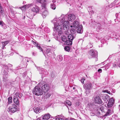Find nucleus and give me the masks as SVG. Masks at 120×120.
<instances>
[{
  "mask_svg": "<svg viewBox=\"0 0 120 120\" xmlns=\"http://www.w3.org/2000/svg\"><path fill=\"white\" fill-rule=\"evenodd\" d=\"M76 18V16L73 14H70L68 15H62L61 17L59 18L54 19L52 21L54 24V26L53 30L56 34L59 35H61L62 34L61 29L64 30L67 29L68 24L69 21H72Z\"/></svg>",
  "mask_w": 120,
  "mask_h": 120,
  "instance_id": "1",
  "label": "nucleus"
},
{
  "mask_svg": "<svg viewBox=\"0 0 120 120\" xmlns=\"http://www.w3.org/2000/svg\"><path fill=\"white\" fill-rule=\"evenodd\" d=\"M33 94L38 96L41 95L43 94L42 90L41 88L38 86L35 87L33 90Z\"/></svg>",
  "mask_w": 120,
  "mask_h": 120,
  "instance_id": "2",
  "label": "nucleus"
},
{
  "mask_svg": "<svg viewBox=\"0 0 120 120\" xmlns=\"http://www.w3.org/2000/svg\"><path fill=\"white\" fill-rule=\"evenodd\" d=\"M18 108L17 106L13 104L11 105L8 109L7 110L10 113H14L18 111Z\"/></svg>",
  "mask_w": 120,
  "mask_h": 120,
  "instance_id": "3",
  "label": "nucleus"
},
{
  "mask_svg": "<svg viewBox=\"0 0 120 120\" xmlns=\"http://www.w3.org/2000/svg\"><path fill=\"white\" fill-rule=\"evenodd\" d=\"M105 109L104 107L103 106H101V107L96 106L94 108V110L96 111V113L98 116H99L100 114V111L102 112H104L105 111Z\"/></svg>",
  "mask_w": 120,
  "mask_h": 120,
  "instance_id": "4",
  "label": "nucleus"
},
{
  "mask_svg": "<svg viewBox=\"0 0 120 120\" xmlns=\"http://www.w3.org/2000/svg\"><path fill=\"white\" fill-rule=\"evenodd\" d=\"M79 21V19H76L72 23V25H70V27L71 28L73 27L76 29H77L80 26Z\"/></svg>",
  "mask_w": 120,
  "mask_h": 120,
  "instance_id": "5",
  "label": "nucleus"
},
{
  "mask_svg": "<svg viewBox=\"0 0 120 120\" xmlns=\"http://www.w3.org/2000/svg\"><path fill=\"white\" fill-rule=\"evenodd\" d=\"M75 37L72 34H69L68 36V40L67 41V42L68 43V45H72V41Z\"/></svg>",
  "mask_w": 120,
  "mask_h": 120,
  "instance_id": "6",
  "label": "nucleus"
},
{
  "mask_svg": "<svg viewBox=\"0 0 120 120\" xmlns=\"http://www.w3.org/2000/svg\"><path fill=\"white\" fill-rule=\"evenodd\" d=\"M89 54L93 57H96L97 56L98 52L96 50L93 49L90 50Z\"/></svg>",
  "mask_w": 120,
  "mask_h": 120,
  "instance_id": "7",
  "label": "nucleus"
},
{
  "mask_svg": "<svg viewBox=\"0 0 120 120\" xmlns=\"http://www.w3.org/2000/svg\"><path fill=\"white\" fill-rule=\"evenodd\" d=\"M38 70L39 71V73L40 74H43L42 75L44 76V75H47L48 74V73L46 70H44L43 68H41L40 67L37 68Z\"/></svg>",
  "mask_w": 120,
  "mask_h": 120,
  "instance_id": "8",
  "label": "nucleus"
},
{
  "mask_svg": "<svg viewBox=\"0 0 120 120\" xmlns=\"http://www.w3.org/2000/svg\"><path fill=\"white\" fill-rule=\"evenodd\" d=\"M49 89V87L47 84H44L42 87V90L44 92H46L48 91Z\"/></svg>",
  "mask_w": 120,
  "mask_h": 120,
  "instance_id": "9",
  "label": "nucleus"
},
{
  "mask_svg": "<svg viewBox=\"0 0 120 120\" xmlns=\"http://www.w3.org/2000/svg\"><path fill=\"white\" fill-rule=\"evenodd\" d=\"M94 101L95 103L98 104H101L102 103L100 97L98 96H96L94 98Z\"/></svg>",
  "mask_w": 120,
  "mask_h": 120,
  "instance_id": "10",
  "label": "nucleus"
},
{
  "mask_svg": "<svg viewBox=\"0 0 120 120\" xmlns=\"http://www.w3.org/2000/svg\"><path fill=\"white\" fill-rule=\"evenodd\" d=\"M114 100L113 98H111L109 100V102L107 104V106L109 108L111 107L113 105Z\"/></svg>",
  "mask_w": 120,
  "mask_h": 120,
  "instance_id": "11",
  "label": "nucleus"
},
{
  "mask_svg": "<svg viewBox=\"0 0 120 120\" xmlns=\"http://www.w3.org/2000/svg\"><path fill=\"white\" fill-rule=\"evenodd\" d=\"M84 88L86 90H89L92 88V84L90 83H87L84 86Z\"/></svg>",
  "mask_w": 120,
  "mask_h": 120,
  "instance_id": "12",
  "label": "nucleus"
},
{
  "mask_svg": "<svg viewBox=\"0 0 120 120\" xmlns=\"http://www.w3.org/2000/svg\"><path fill=\"white\" fill-rule=\"evenodd\" d=\"M51 117V116L48 113L43 116L42 118L43 120H47Z\"/></svg>",
  "mask_w": 120,
  "mask_h": 120,
  "instance_id": "13",
  "label": "nucleus"
},
{
  "mask_svg": "<svg viewBox=\"0 0 120 120\" xmlns=\"http://www.w3.org/2000/svg\"><path fill=\"white\" fill-rule=\"evenodd\" d=\"M29 61L28 60L27 58L26 57H24L23 58V60H22V63H23V65H22V67H23L24 66V67H25V66H26L27 65V62H28Z\"/></svg>",
  "mask_w": 120,
  "mask_h": 120,
  "instance_id": "14",
  "label": "nucleus"
},
{
  "mask_svg": "<svg viewBox=\"0 0 120 120\" xmlns=\"http://www.w3.org/2000/svg\"><path fill=\"white\" fill-rule=\"evenodd\" d=\"M39 8L38 6H36L33 7L31 9V10L33 11L36 13L39 12Z\"/></svg>",
  "mask_w": 120,
  "mask_h": 120,
  "instance_id": "15",
  "label": "nucleus"
},
{
  "mask_svg": "<svg viewBox=\"0 0 120 120\" xmlns=\"http://www.w3.org/2000/svg\"><path fill=\"white\" fill-rule=\"evenodd\" d=\"M13 101L17 105H18L19 104V101L17 96H14Z\"/></svg>",
  "mask_w": 120,
  "mask_h": 120,
  "instance_id": "16",
  "label": "nucleus"
},
{
  "mask_svg": "<svg viewBox=\"0 0 120 120\" xmlns=\"http://www.w3.org/2000/svg\"><path fill=\"white\" fill-rule=\"evenodd\" d=\"M77 30V32L81 34L83 32L82 26V25H80Z\"/></svg>",
  "mask_w": 120,
  "mask_h": 120,
  "instance_id": "17",
  "label": "nucleus"
},
{
  "mask_svg": "<svg viewBox=\"0 0 120 120\" xmlns=\"http://www.w3.org/2000/svg\"><path fill=\"white\" fill-rule=\"evenodd\" d=\"M61 39L63 41L65 42V44L68 45V43H67L68 42L67 41H68V38L64 36H62L61 37Z\"/></svg>",
  "mask_w": 120,
  "mask_h": 120,
  "instance_id": "18",
  "label": "nucleus"
},
{
  "mask_svg": "<svg viewBox=\"0 0 120 120\" xmlns=\"http://www.w3.org/2000/svg\"><path fill=\"white\" fill-rule=\"evenodd\" d=\"M33 44L35 45L37 48L40 50V51H43V49L39 45L37 44L36 43L33 41Z\"/></svg>",
  "mask_w": 120,
  "mask_h": 120,
  "instance_id": "19",
  "label": "nucleus"
},
{
  "mask_svg": "<svg viewBox=\"0 0 120 120\" xmlns=\"http://www.w3.org/2000/svg\"><path fill=\"white\" fill-rule=\"evenodd\" d=\"M118 1V0H115L113 3H111L109 5V7L111 8L115 6L116 4H119L118 3V2H117Z\"/></svg>",
  "mask_w": 120,
  "mask_h": 120,
  "instance_id": "20",
  "label": "nucleus"
},
{
  "mask_svg": "<svg viewBox=\"0 0 120 120\" xmlns=\"http://www.w3.org/2000/svg\"><path fill=\"white\" fill-rule=\"evenodd\" d=\"M56 120H63L64 116L62 115H59L56 116Z\"/></svg>",
  "mask_w": 120,
  "mask_h": 120,
  "instance_id": "21",
  "label": "nucleus"
},
{
  "mask_svg": "<svg viewBox=\"0 0 120 120\" xmlns=\"http://www.w3.org/2000/svg\"><path fill=\"white\" fill-rule=\"evenodd\" d=\"M112 114V112H111V110L110 109H108L107 112L105 113V114L104 115V117L109 116L111 115Z\"/></svg>",
  "mask_w": 120,
  "mask_h": 120,
  "instance_id": "22",
  "label": "nucleus"
},
{
  "mask_svg": "<svg viewBox=\"0 0 120 120\" xmlns=\"http://www.w3.org/2000/svg\"><path fill=\"white\" fill-rule=\"evenodd\" d=\"M0 25H1L3 29H5L7 27L6 25L2 21H0Z\"/></svg>",
  "mask_w": 120,
  "mask_h": 120,
  "instance_id": "23",
  "label": "nucleus"
},
{
  "mask_svg": "<svg viewBox=\"0 0 120 120\" xmlns=\"http://www.w3.org/2000/svg\"><path fill=\"white\" fill-rule=\"evenodd\" d=\"M48 12L46 10L44 11H43L42 14V16L43 18H45L46 17V15L48 14Z\"/></svg>",
  "mask_w": 120,
  "mask_h": 120,
  "instance_id": "24",
  "label": "nucleus"
},
{
  "mask_svg": "<svg viewBox=\"0 0 120 120\" xmlns=\"http://www.w3.org/2000/svg\"><path fill=\"white\" fill-rule=\"evenodd\" d=\"M9 42L8 41H6L5 42H2V48L3 49H4V47L8 44Z\"/></svg>",
  "mask_w": 120,
  "mask_h": 120,
  "instance_id": "25",
  "label": "nucleus"
},
{
  "mask_svg": "<svg viewBox=\"0 0 120 120\" xmlns=\"http://www.w3.org/2000/svg\"><path fill=\"white\" fill-rule=\"evenodd\" d=\"M34 112H35L36 113H38V112H39L41 111V110L39 108L37 107L35 108L34 109Z\"/></svg>",
  "mask_w": 120,
  "mask_h": 120,
  "instance_id": "26",
  "label": "nucleus"
},
{
  "mask_svg": "<svg viewBox=\"0 0 120 120\" xmlns=\"http://www.w3.org/2000/svg\"><path fill=\"white\" fill-rule=\"evenodd\" d=\"M15 96H17L18 97V98H20L22 97V95L21 93H17L15 94Z\"/></svg>",
  "mask_w": 120,
  "mask_h": 120,
  "instance_id": "27",
  "label": "nucleus"
},
{
  "mask_svg": "<svg viewBox=\"0 0 120 120\" xmlns=\"http://www.w3.org/2000/svg\"><path fill=\"white\" fill-rule=\"evenodd\" d=\"M65 104L66 105L70 106L71 105V102L69 101H67L65 103Z\"/></svg>",
  "mask_w": 120,
  "mask_h": 120,
  "instance_id": "28",
  "label": "nucleus"
},
{
  "mask_svg": "<svg viewBox=\"0 0 120 120\" xmlns=\"http://www.w3.org/2000/svg\"><path fill=\"white\" fill-rule=\"evenodd\" d=\"M45 95L44 97L46 99L49 97L51 96V94H50L47 93H45Z\"/></svg>",
  "mask_w": 120,
  "mask_h": 120,
  "instance_id": "29",
  "label": "nucleus"
},
{
  "mask_svg": "<svg viewBox=\"0 0 120 120\" xmlns=\"http://www.w3.org/2000/svg\"><path fill=\"white\" fill-rule=\"evenodd\" d=\"M56 59L59 61H60L62 60V57L61 56L59 55L57 56Z\"/></svg>",
  "mask_w": 120,
  "mask_h": 120,
  "instance_id": "30",
  "label": "nucleus"
},
{
  "mask_svg": "<svg viewBox=\"0 0 120 120\" xmlns=\"http://www.w3.org/2000/svg\"><path fill=\"white\" fill-rule=\"evenodd\" d=\"M87 9L89 12H90L92 14L94 13V11L92 10V8L91 7H89Z\"/></svg>",
  "mask_w": 120,
  "mask_h": 120,
  "instance_id": "31",
  "label": "nucleus"
},
{
  "mask_svg": "<svg viewBox=\"0 0 120 120\" xmlns=\"http://www.w3.org/2000/svg\"><path fill=\"white\" fill-rule=\"evenodd\" d=\"M110 63L108 64H106L104 66V67L105 68V70H107L110 67Z\"/></svg>",
  "mask_w": 120,
  "mask_h": 120,
  "instance_id": "32",
  "label": "nucleus"
},
{
  "mask_svg": "<svg viewBox=\"0 0 120 120\" xmlns=\"http://www.w3.org/2000/svg\"><path fill=\"white\" fill-rule=\"evenodd\" d=\"M50 8L52 9L55 10L56 8L55 4L54 3L51 4L50 5Z\"/></svg>",
  "mask_w": 120,
  "mask_h": 120,
  "instance_id": "33",
  "label": "nucleus"
},
{
  "mask_svg": "<svg viewBox=\"0 0 120 120\" xmlns=\"http://www.w3.org/2000/svg\"><path fill=\"white\" fill-rule=\"evenodd\" d=\"M65 50L66 51L69 52L70 50V47L69 46H65L64 48Z\"/></svg>",
  "mask_w": 120,
  "mask_h": 120,
  "instance_id": "34",
  "label": "nucleus"
},
{
  "mask_svg": "<svg viewBox=\"0 0 120 120\" xmlns=\"http://www.w3.org/2000/svg\"><path fill=\"white\" fill-rule=\"evenodd\" d=\"M4 11L3 10V8H2L1 4H0V14L1 15H3V12Z\"/></svg>",
  "mask_w": 120,
  "mask_h": 120,
  "instance_id": "35",
  "label": "nucleus"
},
{
  "mask_svg": "<svg viewBox=\"0 0 120 120\" xmlns=\"http://www.w3.org/2000/svg\"><path fill=\"white\" fill-rule=\"evenodd\" d=\"M8 103L10 104H11L12 103V98L11 97H9L8 99Z\"/></svg>",
  "mask_w": 120,
  "mask_h": 120,
  "instance_id": "36",
  "label": "nucleus"
},
{
  "mask_svg": "<svg viewBox=\"0 0 120 120\" xmlns=\"http://www.w3.org/2000/svg\"><path fill=\"white\" fill-rule=\"evenodd\" d=\"M67 2V3L69 4L70 5H71V4L72 3L73 0H65Z\"/></svg>",
  "mask_w": 120,
  "mask_h": 120,
  "instance_id": "37",
  "label": "nucleus"
},
{
  "mask_svg": "<svg viewBox=\"0 0 120 120\" xmlns=\"http://www.w3.org/2000/svg\"><path fill=\"white\" fill-rule=\"evenodd\" d=\"M36 1L37 2L41 4L44 3V2H45V0H36Z\"/></svg>",
  "mask_w": 120,
  "mask_h": 120,
  "instance_id": "38",
  "label": "nucleus"
},
{
  "mask_svg": "<svg viewBox=\"0 0 120 120\" xmlns=\"http://www.w3.org/2000/svg\"><path fill=\"white\" fill-rule=\"evenodd\" d=\"M44 52L45 54H48V53H50V49H47Z\"/></svg>",
  "mask_w": 120,
  "mask_h": 120,
  "instance_id": "39",
  "label": "nucleus"
},
{
  "mask_svg": "<svg viewBox=\"0 0 120 120\" xmlns=\"http://www.w3.org/2000/svg\"><path fill=\"white\" fill-rule=\"evenodd\" d=\"M32 6V4H26L24 6V7L25 8H27L29 7L30 6Z\"/></svg>",
  "mask_w": 120,
  "mask_h": 120,
  "instance_id": "40",
  "label": "nucleus"
},
{
  "mask_svg": "<svg viewBox=\"0 0 120 120\" xmlns=\"http://www.w3.org/2000/svg\"><path fill=\"white\" fill-rule=\"evenodd\" d=\"M70 29V32L72 33H74L76 31L73 28H71Z\"/></svg>",
  "mask_w": 120,
  "mask_h": 120,
  "instance_id": "41",
  "label": "nucleus"
},
{
  "mask_svg": "<svg viewBox=\"0 0 120 120\" xmlns=\"http://www.w3.org/2000/svg\"><path fill=\"white\" fill-rule=\"evenodd\" d=\"M102 92L104 93H107L109 94H110V91H108L107 90H103L102 91Z\"/></svg>",
  "mask_w": 120,
  "mask_h": 120,
  "instance_id": "42",
  "label": "nucleus"
},
{
  "mask_svg": "<svg viewBox=\"0 0 120 120\" xmlns=\"http://www.w3.org/2000/svg\"><path fill=\"white\" fill-rule=\"evenodd\" d=\"M88 47L89 48H91L93 46L92 44L91 43H90L88 45H87Z\"/></svg>",
  "mask_w": 120,
  "mask_h": 120,
  "instance_id": "43",
  "label": "nucleus"
},
{
  "mask_svg": "<svg viewBox=\"0 0 120 120\" xmlns=\"http://www.w3.org/2000/svg\"><path fill=\"white\" fill-rule=\"evenodd\" d=\"M7 77L5 75L4 76L3 78V81L4 82L6 81L7 80Z\"/></svg>",
  "mask_w": 120,
  "mask_h": 120,
  "instance_id": "44",
  "label": "nucleus"
},
{
  "mask_svg": "<svg viewBox=\"0 0 120 120\" xmlns=\"http://www.w3.org/2000/svg\"><path fill=\"white\" fill-rule=\"evenodd\" d=\"M4 67L5 69L7 70L9 69V67L8 66H7V65H4Z\"/></svg>",
  "mask_w": 120,
  "mask_h": 120,
  "instance_id": "45",
  "label": "nucleus"
},
{
  "mask_svg": "<svg viewBox=\"0 0 120 120\" xmlns=\"http://www.w3.org/2000/svg\"><path fill=\"white\" fill-rule=\"evenodd\" d=\"M84 80H85V79H84V78H82L81 80V82L83 84L84 83Z\"/></svg>",
  "mask_w": 120,
  "mask_h": 120,
  "instance_id": "46",
  "label": "nucleus"
},
{
  "mask_svg": "<svg viewBox=\"0 0 120 120\" xmlns=\"http://www.w3.org/2000/svg\"><path fill=\"white\" fill-rule=\"evenodd\" d=\"M116 16L117 17H118V18H120V14L119 13L116 14Z\"/></svg>",
  "mask_w": 120,
  "mask_h": 120,
  "instance_id": "47",
  "label": "nucleus"
},
{
  "mask_svg": "<svg viewBox=\"0 0 120 120\" xmlns=\"http://www.w3.org/2000/svg\"><path fill=\"white\" fill-rule=\"evenodd\" d=\"M10 7V9L11 10V12H12L13 11V8H14V7H12V6H9Z\"/></svg>",
  "mask_w": 120,
  "mask_h": 120,
  "instance_id": "48",
  "label": "nucleus"
},
{
  "mask_svg": "<svg viewBox=\"0 0 120 120\" xmlns=\"http://www.w3.org/2000/svg\"><path fill=\"white\" fill-rule=\"evenodd\" d=\"M80 104V103L78 102H77L76 103L75 105L76 106H79V105Z\"/></svg>",
  "mask_w": 120,
  "mask_h": 120,
  "instance_id": "49",
  "label": "nucleus"
},
{
  "mask_svg": "<svg viewBox=\"0 0 120 120\" xmlns=\"http://www.w3.org/2000/svg\"><path fill=\"white\" fill-rule=\"evenodd\" d=\"M98 71L99 73H101L102 72V70L101 69H99L98 70Z\"/></svg>",
  "mask_w": 120,
  "mask_h": 120,
  "instance_id": "50",
  "label": "nucleus"
},
{
  "mask_svg": "<svg viewBox=\"0 0 120 120\" xmlns=\"http://www.w3.org/2000/svg\"><path fill=\"white\" fill-rule=\"evenodd\" d=\"M42 118L41 117H39L36 120H42Z\"/></svg>",
  "mask_w": 120,
  "mask_h": 120,
  "instance_id": "51",
  "label": "nucleus"
},
{
  "mask_svg": "<svg viewBox=\"0 0 120 120\" xmlns=\"http://www.w3.org/2000/svg\"><path fill=\"white\" fill-rule=\"evenodd\" d=\"M42 3L43 4L42 5V7H43L44 8H45V4Z\"/></svg>",
  "mask_w": 120,
  "mask_h": 120,
  "instance_id": "52",
  "label": "nucleus"
},
{
  "mask_svg": "<svg viewBox=\"0 0 120 120\" xmlns=\"http://www.w3.org/2000/svg\"><path fill=\"white\" fill-rule=\"evenodd\" d=\"M104 97L105 98H108V95H104Z\"/></svg>",
  "mask_w": 120,
  "mask_h": 120,
  "instance_id": "53",
  "label": "nucleus"
},
{
  "mask_svg": "<svg viewBox=\"0 0 120 120\" xmlns=\"http://www.w3.org/2000/svg\"><path fill=\"white\" fill-rule=\"evenodd\" d=\"M4 73L5 75L7 74V72L6 71H4Z\"/></svg>",
  "mask_w": 120,
  "mask_h": 120,
  "instance_id": "54",
  "label": "nucleus"
},
{
  "mask_svg": "<svg viewBox=\"0 0 120 120\" xmlns=\"http://www.w3.org/2000/svg\"><path fill=\"white\" fill-rule=\"evenodd\" d=\"M51 76L53 78L55 77V75L53 74H52L51 75Z\"/></svg>",
  "mask_w": 120,
  "mask_h": 120,
  "instance_id": "55",
  "label": "nucleus"
},
{
  "mask_svg": "<svg viewBox=\"0 0 120 120\" xmlns=\"http://www.w3.org/2000/svg\"><path fill=\"white\" fill-rule=\"evenodd\" d=\"M9 65H8V66H9V67H12V65H11V64H8Z\"/></svg>",
  "mask_w": 120,
  "mask_h": 120,
  "instance_id": "56",
  "label": "nucleus"
},
{
  "mask_svg": "<svg viewBox=\"0 0 120 120\" xmlns=\"http://www.w3.org/2000/svg\"><path fill=\"white\" fill-rule=\"evenodd\" d=\"M63 120H68V119L66 118H65V117L64 116V117L63 118Z\"/></svg>",
  "mask_w": 120,
  "mask_h": 120,
  "instance_id": "57",
  "label": "nucleus"
},
{
  "mask_svg": "<svg viewBox=\"0 0 120 120\" xmlns=\"http://www.w3.org/2000/svg\"><path fill=\"white\" fill-rule=\"evenodd\" d=\"M36 53H35L34 52H33L32 53V54L33 55L35 56L36 55Z\"/></svg>",
  "mask_w": 120,
  "mask_h": 120,
  "instance_id": "58",
  "label": "nucleus"
},
{
  "mask_svg": "<svg viewBox=\"0 0 120 120\" xmlns=\"http://www.w3.org/2000/svg\"><path fill=\"white\" fill-rule=\"evenodd\" d=\"M113 67H115L116 66V64H113Z\"/></svg>",
  "mask_w": 120,
  "mask_h": 120,
  "instance_id": "59",
  "label": "nucleus"
},
{
  "mask_svg": "<svg viewBox=\"0 0 120 120\" xmlns=\"http://www.w3.org/2000/svg\"><path fill=\"white\" fill-rule=\"evenodd\" d=\"M98 26H99L100 27H101V25L99 24H98Z\"/></svg>",
  "mask_w": 120,
  "mask_h": 120,
  "instance_id": "60",
  "label": "nucleus"
},
{
  "mask_svg": "<svg viewBox=\"0 0 120 120\" xmlns=\"http://www.w3.org/2000/svg\"><path fill=\"white\" fill-rule=\"evenodd\" d=\"M56 1L55 0H53L52 1L53 2H55Z\"/></svg>",
  "mask_w": 120,
  "mask_h": 120,
  "instance_id": "61",
  "label": "nucleus"
},
{
  "mask_svg": "<svg viewBox=\"0 0 120 120\" xmlns=\"http://www.w3.org/2000/svg\"><path fill=\"white\" fill-rule=\"evenodd\" d=\"M120 67V62L119 63V65H118Z\"/></svg>",
  "mask_w": 120,
  "mask_h": 120,
  "instance_id": "62",
  "label": "nucleus"
},
{
  "mask_svg": "<svg viewBox=\"0 0 120 120\" xmlns=\"http://www.w3.org/2000/svg\"><path fill=\"white\" fill-rule=\"evenodd\" d=\"M73 89L75 90V87H73Z\"/></svg>",
  "mask_w": 120,
  "mask_h": 120,
  "instance_id": "63",
  "label": "nucleus"
},
{
  "mask_svg": "<svg viewBox=\"0 0 120 120\" xmlns=\"http://www.w3.org/2000/svg\"><path fill=\"white\" fill-rule=\"evenodd\" d=\"M47 33H48L49 32V30L48 31H47Z\"/></svg>",
  "mask_w": 120,
  "mask_h": 120,
  "instance_id": "64",
  "label": "nucleus"
}]
</instances>
